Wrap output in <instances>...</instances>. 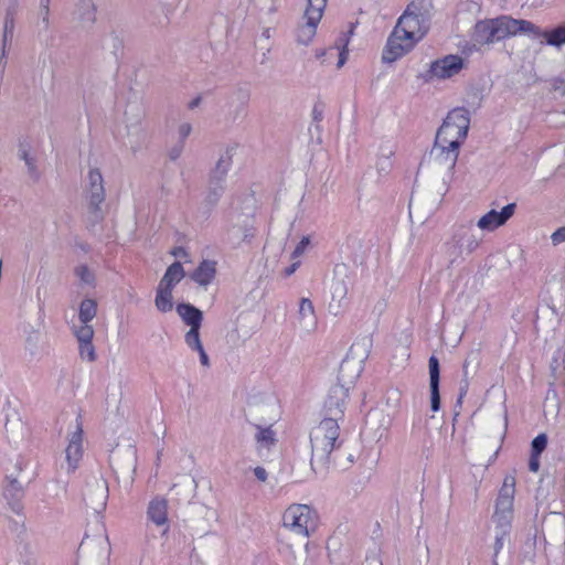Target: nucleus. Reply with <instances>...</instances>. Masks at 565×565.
I'll use <instances>...</instances> for the list:
<instances>
[{
  "instance_id": "obj_50",
  "label": "nucleus",
  "mask_w": 565,
  "mask_h": 565,
  "mask_svg": "<svg viewBox=\"0 0 565 565\" xmlns=\"http://www.w3.org/2000/svg\"><path fill=\"white\" fill-rule=\"evenodd\" d=\"M162 7L168 12H173L182 2V0H160Z\"/></svg>"
},
{
  "instance_id": "obj_17",
  "label": "nucleus",
  "mask_w": 565,
  "mask_h": 565,
  "mask_svg": "<svg viewBox=\"0 0 565 565\" xmlns=\"http://www.w3.org/2000/svg\"><path fill=\"white\" fill-rule=\"evenodd\" d=\"M529 28L522 26V34H526L532 39H543L542 43H546L552 46H562L565 44V26H558L551 31L542 30L531 21L526 20Z\"/></svg>"
},
{
  "instance_id": "obj_23",
  "label": "nucleus",
  "mask_w": 565,
  "mask_h": 565,
  "mask_svg": "<svg viewBox=\"0 0 565 565\" xmlns=\"http://www.w3.org/2000/svg\"><path fill=\"white\" fill-rule=\"evenodd\" d=\"M334 273L335 277L331 284L332 300L338 301V307H341L348 295V284L344 279L345 267L337 266Z\"/></svg>"
},
{
  "instance_id": "obj_43",
  "label": "nucleus",
  "mask_w": 565,
  "mask_h": 565,
  "mask_svg": "<svg viewBox=\"0 0 565 565\" xmlns=\"http://www.w3.org/2000/svg\"><path fill=\"white\" fill-rule=\"evenodd\" d=\"M547 437L545 434H540L532 440V454L541 455L543 450L546 448Z\"/></svg>"
},
{
  "instance_id": "obj_6",
  "label": "nucleus",
  "mask_w": 565,
  "mask_h": 565,
  "mask_svg": "<svg viewBox=\"0 0 565 565\" xmlns=\"http://www.w3.org/2000/svg\"><path fill=\"white\" fill-rule=\"evenodd\" d=\"M470 126L469 111L466 108H455L448 113L437 130L435 141L460 150Z\"/></svg>"
},
{
  "instance_id": "obj_51",
  "label": "nucleus",
  "mask_w": 565,
  "mask_h": 565,
  "mask_svg": "<svg viewBox=\"0 0 565 565\" xmlns=\"http://www.w3.org/2000/svg\"><path fill=\"white\" fill-rule=\"evenodd\" d=\"M347 44H348V40H345V42H344V44L342 45L341 49H340V46H338L340 52H339V61H338L337 66L339 68L342 67L344 65V63L347 62V57H348Z\"/></svg>"
},
{
  "instance_id": "obj_39",
  "label": "nucleus",
  "mask_w": 565,
  "mask_h": 565,
  "mask_svg": "<svg viewBox=\"0 0 565 565\" xmlns=\"http://www.w3.org/2000/svg\"><path fill=\"white\" fill-rule=\"evenodd\" d=\"M186 345L196 351L200 355V361H201V364L205 367H209L210 366V360H209V356L203 348V344L201 342V338L198 337V338H194V339H190V340H186L185 341Z\"/></svg>"
},
{
  "instance_id": "obj_42",
  "label": "nucleus",
  "mask_w": 565,
  "mask_h": 565,
  "mask_svg": "<svg viewBox=\"0 0 565 565\" xmlns=\"http://www.w3.org/2000/svg\"><path fill=\"white\" fill-rule=\"evenodd\" d=\"M510 531H494V555L503 548L507 542H509Z\"/></svg>"
},
{
  "instance_id": "obj_37",
  "label": "nucleus",
  "mask_w": 565,
  "mask_h": 565,
  "mask_svg": "<svg viewBox=\"0 0 565 565\" xmlns=\"http://www.w3.org/2000/svg\"><path fill=\"white\" fill-rule=\"evenodd\" d=\"M480 238L475 234L466 233L460 241L461 253L471 254L480 246Z\"/></svg>"
},
{
  "instance_id": "obj_30",
  "label": "nucleus",
  "mask_w": 565,
  "mask_h": 565,
  "mask_svg": "<svg viewBox=\"0 0 565 565\" xmlns=\"http://www.w3.org/2000/svg\"><path fill=\"white\" fill-rule=\"evenodd\" d=\"M170 289L157 287L154 305L156 308L161 312H169L173 308V297Z\"/></svg>"
},
{
  "instance_id": "obj_44",
  "label": "nucleus",
  "mask_w": 565,
  "mask_h": 565,
  "mask_svg": "<svg viewBox=\"0 0 565 565\" xmlns=\"http://www.w3.org/2000/svg\"><path fill=\"white\" fill-rule=\"evenodd\" d=\"M192 124L189 121H181L179 122L177 127V135L181 142H184V140L191 135L192 132Z\"/></svg>"
},
{
  "instance_id": "obj_24",
  "label": "nucleus",
  "mask_w": 565,
  "mask_h": 565,
  "mask_svg": "<svg viewBox=\"0 0 565 565\" xmlns=\"http://www.w3.org/2000/svg\"><path fill=\"white\" fill-rule=\"evenodd\" d=\"M216 275V263L213 260H203L192 273L191 278L200 286L210 285Z\"/></svg>"
},
{
  "instance_id": "obj_59",
  "label": "nucleus",
  "mask_w": 565,
  "mask_h": 565,
  "mask_svg": "<svg viewBox=\"0 0 565 565\" xmlns=\"http://www.w3.org/2000/svg\"><path fill=\"white\" fill-rule=\"evenodd\" d=\"M200 103H201V98H200V97H196V98H194L193 100H191V102L189 103V108H190V109H194L195 107H198V106H199V104H200Z\"/></svg>"
},
{
  "instance_id": "obj_4",
  "label": "nucleus",
  "mask_w": 565,
  "mask_h": 565,
  "mask_svg": "<svg viewBox=\"0 0 565 565\" xmlns=\"http://www.w3.org/2000/svg\"><path fill=\"white\" fill-rule=\"evenodd\" d=\"M522 26L529 28L526 20H518L508 15L480 21L475 26L473 40L478 44H489L522 34Z\"/></svg>"
},
{
  "instance_id": "obj_38",
  "label": "nucleus",
  "mask_w": 565,
  "mask_h": 565,
  "mask_svg": "<svg viewBox=\"0 0 565 565\" xmlns=\"http://www.w3.org/2000/svg\"><path fill=\"white\" fill-rule=\"evenodd\" d=\"M512 514L494 511L492 521L494 523V531H510Z\"/></svg>"
},
{
  "instance_id": "obj_25",
  "label": "nucleus",
  "mask_w": 565,
  "mask_h": 565,
  "mask_svg": "<svg viewBox=\"0 0 565 565\" xmlns=\"http://www.w3.org/2000/svg\"><path fill=\"white\" fill-rule=\"evenodd\" d=\"M185 273L181 263L174 262L167 268L158 286L173 290V288L183 279Z\"/></svg>"
},
{
  "instance_id": "obj_12",
  "label": "nucleus",
  "mask_w": 565,
  "mask_h": 565,
  "mask_svg": "<svg viewBox=\"0 0 565 565\" xmlns=\"http://www.w3.org/2000/svg\"><path fill=\"white\" fill-rule=\"evenodd\" d=\"M84 430L81 416L76 418L74 430L68 434L67 446L65 448L66 470L68 473L74 472L79 467V462L84 455L83 448Z\"/></svg>"
},
{
  "instance_id": "obj_14",
  "label": "nucleus",
  "mask_w": 565,
  "mask_h": 565,
  "mask_svg": "<svg viewBox=\"0 0 565 565\" xmlns=\"http://www.w3.org/2000/svg\"><path fill=\"white\" fill-rule=\"evenodd\" d=\"M349 391L348 387L339 385L330 388L323 405L324 418H335L337 423L342 420L349 398Z\"/></svg>"
},
{
  "instance_id": "obj_60",
  "label": "nucleus",
  "mask_w": 565,
  "mask_h": 565,
  "mask_svg": "<svg viewBox=\"0 0 565 565\" xmlns=\"http://www.w3.org/2000/svg\"><path fill=\"white\" fill-rule=\"evenodd\" d=\"M39 14L40 17L42 18V21L44 22V11H41V9L39 10Z\"/></svg>"
},
{
  "instance_id": "obj_13",
  "label": "nucleus",
  "mask_w": 565,
  "mask_h": 565,
  "mask_svg": "<svg viewBox=\"0 0 565 565\" xmlns=\"http://www.w3.org/2000/svg\"><path fill=\"white\" fill-rule=\"evenodd\" d=\"M262 407L256 404H250L248 408V416L254 422V425L257 428V433L255 435L256 444H257V450L259 454L263 452V450H269L271 446L276 443V434L271 429L270 426L263 427L262 422L266 424L267 422L274 420L275 416H269L267 419H259L258 415L260 413Z\"/></svg>"
},
{
  "instance_id": "obj_45",
  "label": "nucleus",
  "mask_w": 565,
  "mask_h": 565,
  "mask_svg": "<svg viewBox=\"0 0 565 565\" xmlns=\"http://www.w3.org/2000/svg\"><path fill=\"white\" fill-rule=\"evenodd\" d=\"M310 244V239L308 236H303L301 241L297 244L296 248L292 252V259L299 258L307 249Z\"/></svg>"
},
{
  "instance_id": "obj_49",
  "label": "nucleus",
  "mask_w": 565,
  "mask_h": 565,
  "mask_svg": "<svg viewBox=\"0 0 565 565\" xmlns=\"http://www.w3.org/2000/svg\"><path fill=\"white\" fill-rule=\"evenodd\" d=\"M364 565H383L380 554L377 552H372L366 555Z\"/></svg>"
},
{
  "instance_id": "obj_3",
  "label": "nucleus",
  "mask_w": 565,
  "mask_h": 565,
  "mask_svg": "<svg viewBox=\"0 0 565 565\" xmlns=\"http://www.w3.org/2000/svg\"><path fill=\"white\" fill-rule=\"evenodd\" d=\"M458 156V149L434 142L426 164L428 170L440 179L434 186L433 201L435 203H439L448 191Z\"/></svg>"
},
{
  "instance_id": "obj_1",
  "label": "nucleus",
  "mask_w": 565,
  "mask_h": 565,
  "mask_svg": "<svg viewBox=\"0 0 565 565\" xmlns=\"http://www.w3.org/2000/svg\"><path fill=\"white\" fill-rule=\"evenodd\" d=\"M431 0H413L399 17L386 46L383 61L393 63L408 53L428 30Z\"/></svg>"
},
{
  "instance_id": "obj_9",
  "label": "nucleus",
  "mask_w": 565,
  "mask_h": 565,
  "mask_svg": "<svg viewBox=\"0 0 565 565\" xmlns=\"http://www.w3.org/2000/svg\"><path fill=\"white\" fill-rule=\"evenodd\" d=\"M327 6V0H306V8L303 12V23H301L296 32V39L299 44L308 45L317 33V28L323 11Z\"/></svg>"
},
{
  "instance_id": "obj_16",
  "label": "nucleus",
  "mask_w": 565,
  "mask_h": 565,
  "mask_svg": "<svg viewBox=\"0 0 565 565\" xmlns=\"http://www.w3.org/2000/svg\"><path fill=\"white\" fill-rule=\"evenodd\" d=\"M463 67V60L459 55H447L430 64L429 73L431 77L439 79L450 78L458 74Z\"/></svg>"
},
{
  "instance_id": "obj_20",
  "label": "nucleus",
  "mask_w": 565,
  "mask_h": 565,
  "mask_svg": "<svg viewBox=\"0 0 565 565\" xmlns=\"http://www.w3.org/2000/svg\"><path fill=\"white\" fill-rule=\"evenodd\" d=\"M429 367V388H430V407L433 412H437L440 407L439 395V361L431 355L428 361Z\"/></svg>"
},
{
  "instance_id": "obj_8",
  "label": "nucleus",
  "mask_w": 565,
  "mask_h": 565,
  "mask_svg": "<svg viewBox=\"0 0 565 565\" xmlns=\"http://www.w3.org/2000/svg\"><path fill=\"white\" fill-rule=\"evenodd\" d=\"M83 193L93 220L100 221L103 218L102 205L106 199V189L99 168L89 166L84 179Z\"/></svg>"
},
{
  "instance_id": "obj_40",
  "label": "nucleus",
  "mask_w": 565,
  "mask_h": 565,
  "mask_svg": "<svg viewBox=\"0 0 565 565\" xmlns=\"http://www.w3.org/2000/svg\"><path fill=\"white\" fill-rule=\"evenodd\" d=\"M78 353L82 360L94 362L97 358L93 340L78 343Z\"/></svg>"
},
{
  "instance_id": "obj_21",
  "label": "nucleus",
  "mask_w": 565,
  "mask_h": 565,
  "mask_svg": "<svg viewBox=\"0 0 565 565\" xmlns=\"http://www.w3.org/2000/svg\"><path fill=\"white\" fill-rule=\"evenodd\" d=\"M147 518L157 526L168 524V501L164 498H153L147 509Z\"/></svg>"
},
{
  "instance_id": "obj_10",
  "label": "nucleus",
  "mask_w": 565,
  "mask_h": 565,
  "mask_svg": "<svg viewBox=\"0 0 565 565\" xmlns=\"http://www.w3.org/2000/svg\"><path fill=\"white\" fill-rule=\"evenodd\" d=\"M364 355L353 347L350 348L339 367L338 384L350 390L363 371Z\"/></svg>"
},
{
  "instance_id": "obj_54",
  "label": "nucleus",
  "mask_w": 565,
  "mask_h": 565,
  "mask_svg": "<svg viewBox=\"0 0 565 565\" xmlns=\"http://www.w3.org/2000/svg\"><path fill=\"white\" fill-rule=\"evenodd\" d=\"M254 475L260 482H266L268 478L267 471L263 467L254 468Z\"/></svg>"
},
{
  "instance_id": "obj_41",
  "label": "nucleus",
  "mask_w": 565,
  "mask_h": 565,
  "mask_svg": "<svg viewBox=\"0 0 565 565\" xmlns=\"http://www.w3.org/2000/svg\"><path fill=\"white\" fill-rule=\"evenodd\" d=\"M14 29V19L11 13H7L3 22V47L2 55H4L7 43L10 41Z\"/></svg>"
},
{
  "instance_id": "obj_22",
  "label": "nucleus",
  "mask_w": 565,
  "mask_h": 565,
  "mask_svg": "<svg viewBox=\"0 0 565 565\" xmlns=\"http://www.w3.org/2000/svg\"><path fill=\"white\" fill-rule=\"evenodd\" d=\"M233 163V153L232 149H226L223 153H221L218 160L215 163V167L210 173V180L215 182L225 183L227 173Z\"/></svg>"
},
{
  "instance_id": "obj_53",
  "label": "nucleus",
  "mask_w": 565,
  "mask_h": 565,
  "mask_svg": "<svg viewBox=\"0 0 565 565\" xmlns=\"http://www.w3.org/2000/svg\"><path fill=\"white\" fill-rule=\"evenodd\" d=\"M529 468L533 472H537L540 469V456L531 454V458L529 461Z\"/></svg>"
},
{
  "instance_id": "obj_27",
  "label": "nucleus",
  "mask_w": 565,
  "mask_h": 565,
  "mask_svg": "<svg viewBox=\"0 0 565 565\" xmlns=\"http://www.w3.org/2000/svg\"><path fill=\"white\" fill-rule=\"evenodd\" d=\"M332 461L338 469L345 470L355 460V452L349 448H342L341 443L335 447Z\"/></svg>"
},
{
  "instance_id": "obj_28",
  "label": "nucleus",
  "mask_w": 565,
  "mask_h": 565,
  "mask_svg": "<svg viewBox=\"0 0 565 565\" xmlns=\"http://www.w3.org/2000/svg\"><path fill=\"white\" fill-rule=\"evenodd\" d=\"M145 108L141 103H129L125 110V121L127 127H137L145 118Z\"/></svg>"
},
{
  "instance_id": "obj_52",
  "label": "nucleus",
  "mask_w": 565,
  "mask_h": 565,
  "mask_svg": "<svg viewBox=\"0 0 565 565\" xmlns=\"http://www.w3.org/2000/svg\"><path fill=\"white\" fill-rule=\"evenodd\" d=\"M41 11H44V24L45 28L49 25L50 17V0H40Z\"/></svg>"
},
{
  "instance_id": "obj_36",
  "label": "nucleus",
  "mask_w": 565,
  "mask_h": 565,
  "mask_svg": "<svg viewBox=\"0 0 565 565\" xmlns=\"http://www.w3.org/2000/svg\"><path fill=\"white\" fill-rule=\"evenodd\" d=\"M19 158L24 161L28 172L32 178H38L36 159L31 154L26 147L19 149Z\"/></svg>"
},
{
  "instance_id": "obj_11",
  "label": "nucleus",
  "mask_w": 565,
  "mask_h": 565,
  "mask_svg": "<svg viewBox=\"0 0 565 565\" xmlns=\"http://www.w3.org/2000/svg\"><path fill=\"white\" fill-rule=\"evenodd\" d=\"M84 501L88 508L99 513L105 510L108 499V483L103 475L92 476L85 486Z\"/></svg>"
},
{
  "instance_id": "obj_19",
  "label": "nucleus",
  "mask_w": 565,
  "mask_h": 565,
  "mask_svg": "<svg viewBox=\"0 0 565 565\" xmlns=\"http://www.w3.org/2000/svg\"><path fill=\"white\" fill-rule=\"evenodd\" d=\"M298 326L306 332L315 330L317 326V316L315 307L309 298H301L297 312Z\"/></svg>"
},
{
  "instance_id": "obj_33",
  "label": "nucleus",
  "mask_w": 565,
  "mask_h": 565,
  "mask_svg": "<svg viewBox=\"0 0 565 565\" xmlns=\"http://www.w3.org/2000/svg\"><path fill=\"white\" fill-rule=\"evenodd\" d=\"M97 315V302L94 299H84L79 305V322L89 323Z\"/></svg>"
},
{
  "instance_id": "obj_31",
  "label": "nucleus",
  "mask_w": 565,
  "mask_h": 565,
  "mask_svg": "<svg viewBox=\"0 0 565 565\" xmlns=\"http://www.w3.org/2000/svg\"><path fill=\"white\" fill-rule=\"evenodd\" d=\"M224 192V183L215 182L209 179V185L204 196V203L213 207L215 206Z\"/></svg>"
},
{
  "instance_id": "obj_15",
  "label": "nucleus",
  "mask_w": 565,
  "mask_h": 565,
  "mask_svg": "<svg viewBox=\"0 0 565 565\" xmlns=\"http://www.w3.org/2000/svg\"><path fill=\"white\" fill-rule=\"evenodd\" d=\"M515 209L516 204L510 203L503 206L501 211L490 210L478 220L477 226L483 232H494L514 215Z\"/></svg>"
},
{
  "instance_id": "obj_46",
  "label": "nucleus",
  "mask_w": 565,
  "mask_h": 565,
  "mask_svg": "<svg viewBox=\"0 0 565 565\" xmlns=\"http://www.w3.org/2000/svg\"><path fill=\"white\" fill-rule=\"evenodd\" d=\"M76 275L85 284H90L93 281V275L87 266L82 265V266L77 267Z\"/></svg>"
},
{
  "instance_id": "obj_26",
  "label": "nucleus",
  "mask_w": 565,
  "mask_h": 565,
  "mask_svg": "<svg viewBox=\"0 0 565 565\" xmlns=\"http://www.w3.org/2000/svg\"><path fill=\"white\" fill-rule=\"evenodd\" d=\"M76 20L84 26L92 25L96 20V7L93 0H79L74 12Z\"/></svg>"
},
{
  "instance_id": "obj_29",
  "label": "nucleus",
  "mask_w": 565,
  "mask_h": 565,
  "mask_svg": "<svg viewBox=\"0 0 565 565\" xmlns=\"http://www.w3.org/2000/svg\"><path fill=\"white\" fill-rule=\"evenodd\" d=\"M6 433L9 441L14 445L24 439L28 435V430L20 419L8 422L6 424Z\"/></svg>"
},
{
  "instance_id": "obj_48",
  "label": "nucleus",
  "mask_w": 565,
  "mask_h": 565,
  "mask_svg": "<svg viewBox=\"0 0 565 565\" xmlns=\"http://www.w3.org/2000/svg\"><path fill=\"white\" fill-rule=\"evenodd\" d=\"M551 241L554 246L559 245L561 243L565 242V226H562L557 228L553 234L551 235Z\"/></svg>"
},
{
  "instance_id": "obj_7",
  "label": "nucleus",
  "mask_w": 565,
  "mask_h": 565,
  "mask_svg": "<svg viewBox=\"0 0 565 565\" xmlns=\"http://www.w3.org/2000/svg\"><path fill=\"white\" fill-rule=\"evenodd\" d=\"M110 544L103 527L87 534L79 544L77 565H108Z\"/></svg>"
},
{
  "instance_id": "obj_32",
  "label": "nucleus",
  "mask_w": 565,
  "mask_h": 565,
  "mask_svg": "<svg viewBox=\"0 0 565 565\" xmlns=\"http://www.w3.org/2000/svg\"><path fill=\"white\" fill-rule=\"evenodd\" d=\"M480 365V353L478 350H472L467 354V358L462 364L463 377L466 384L468 383V379L473 376Z\"/></svg>"
},
{
  "instance_id": "obj_56",
  "label": "nucleus",
  "mask_w": 565,
  "mask_h": 565,
  "mask_svg": "<svg viewBox=\"0 0 565 565\" xmlns=\"http://www.w3.org/2000/svg\"><path fill=\"white\" fill-rule=\"evenodd\" d=\"M509 488L512 494H514V478L513 477H507L504 479L503 486L501 489Z\"/></svg>"
},
{
  "instance_id": "obj_2",
  "label": "nucleus",
  "mask_w": 565,
  "mask_h": 565,
  "mask_svg": "<svg viewBox=\"0 0 565 565\" xmlns=\"http://www.w3.org/2000/svg\"><path fill=\"white\" fill-rule=\"evenodd\" d=\"M317 526V514L307 504L294 503L282 514V524L279 533L281 548L290 554L301 547L308 546V540Z\"/></svg>"
},
{
  "instance_id": "obj_18",
  "label": "nucleus",
  "mask_w": 565,
  "mask_h": 565,
  "mask_svg": "<svg viewBox=\"0 0 565 565\" xmlns=\"http://www.w3.org/2000/svg\"><path fill=\"white\" fill-rule=\"evenodd\" d=\"M177 312L182 321L190 327V330L184 335V341L200 337V328L203 320L202 311L190 303H179Z\"/></svg>"
},
{
  "instance_id": "obj_34",
  "label": "nucleus",
  "mask_w": 565,
  "mask_h": 565,
  "mask_svg": "<svg viewBox=\"0 0 565 565\" xmlns=\"http://www.w3.org/2000/svg\"><path fill=\"white\" fill-rule=\"evenodd\" d=\"M513 497L510 489H501L497 499L495 511L512 514L513 513Z\"/></svg>"
},
{
  "instance_id": "obj_57",
  "label": "nucleus",
  "mask_w": 565,
  "mask_h": 565,
  "mask_svg": "<svg viewBox=\"0 0 565 565\" xmlns=\"http://www.w3.org/2000/svg\"><path fill=\"white\" fill-rule=\"evenodd\" d=\"M172 254L177 257H185L186 250L183 247H177L173 249Z\"/></svg>"
},
{
  "instance_id": "obj_5",
  "label": "nucleus",
  "mask_w": 565,
  "mask_h": 565,
  "mask_svg": "<svg viewBox=\"0 0 565 565\" xmlns=\"http://www.w3.org/2000/svg\"><path fill=\"white\" fill-rule=\"evenodd\" d=\"M340 426L335 418H323L310 433L312 450L311 463L326 465L331 458L333 449L338 446Z\"/></svg>"
},
{
  "instance_id": "obj_55",
  "label": "nucleus",
  "mask_w": 565,
  "mask_h": 565,
  "mask_svg": "<svg viewBox=\"0 0 565 565\" xmlns=\"http://www.w3.org/2000/svg\"><path fill=\"white\" fill-rule=\"evenodd\" d=\"M300 265V262L299 260H295L290 266H288L287 268H285L284 270V276L285 277H289L291 276L296 270L297 268L299 267Z\"/></svg>"
},
{
  "instance_id": "obj_58",
  "label": "nucleus",
  "mask_w": 565,
  "mask_h": 565,
  "mask_svg": "<svg viewBox=\"0 0 565 565\" xmlns=\"http://www.w3.org/2000/svg\"><path fill=\"white\" fill-rule=\"evenodd\" d=\"M271 33H273V29L271 28H265L263 31H262V36L266 40L270 39L271 38Z\"/></svg>"
},
{
  "instance_id": "obj_35",
  "label": "nucleus",
  "mask_w": 565,
  "mask_h": 565,
  "mask_svg": "<svg viewBox=\"0 0 565 565\" xmlns=\"http://www.w3.org/2000/svg\"><path fill=\"white\" fill-rule=\"evenodd\" d=\"M71 329H72V332L75 335V338H76L78 343L79 342L90 341L94 338V333H95L94 332V328L89 323H84V322L75 323V322H73Z\"/></svg>"
},
{
  "instance_id": "obj_47",
  "label": "nucleus",
  "mask_w": 565,
  "mask_h": 565,
  "mask_svg": "<svg viewBox=\"0 0 565 565\" xmlns=\"http://www.w3.org/2000/svg\"><path fill=\"white\" fill-rule=\"evenodd\" d=\"M183 143L184 142L179 141V143L174 145L169 149L168 157L171 161H175L181 157L184 148Z\"/></svg>"
}]
</instances>
